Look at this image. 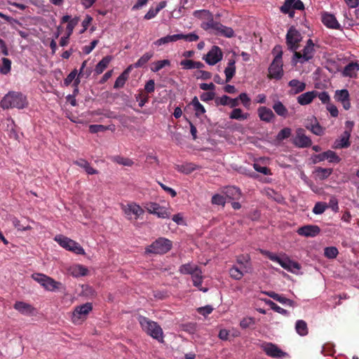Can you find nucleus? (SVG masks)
<instances>
[{"label": "nucleus", "mask_w": 359, "mask_h": 359, "mask_svg": "<svg viewBox=\"0 0 359 359\" xmlns=\"http://www.w3.org/2000/svg\"><path fill=\"white\" fill-rule=\"evenodd\" d=\"M112 56L107 55L104 57L95 66V72L97 74H102L104 70L107 67L108 65L112 60Z\"/></svg>", "instance_id": "cd10ccee"}, {"label": "nucleus", "mask_w": 359, "mask_h": 359, "mask_svg": "<svg viewBox=\"0 0 359 359\" xmlns=\"http://www.w3.org/2000/svg\"><path fill=\"white\" fill-rule=\"evenodd\" d=\"M327 159L331 163H339L341 158L337 155V154L331 150L320 153L314 156L313 163L323 161Z\"/></svg>", "instance_id": "dca6fc26"}, {"label": "nucleus", "mask_w": 359, "mask_h": 359, "mask_svg": "<svg viewBox=\"0 0 359 359\" xmlns=\"http://www.w3.org/2000/svg\"><path fill=\"white\" fill-rule=\"evenodd\" d=\"M4 109L10 108L23 109L27 106V98L21 93L11 91L6 94L0 102Z\"/></svg>", "instance_id": "f257e3e1"}, {"label": "nucleus", "mask_w": 359, "mask_h": 359, "mask_svg": "<svg viewBox=\"0 0 359 359\" xmlns=\"http://www.w3.org/2000/svg\"><path fill=\"white\" fill-rule=\"evenodd\" d=\"M210 16H212L211 14H210ZM219 22L214 21L212 17H211L210 19L208 22H203L202 24L201 27L205 30L214 29V30L217 31L218 27L219 26Z\"/></svg>", "instance_id": "de8ad7c7"}, {"label": "nucleus", "mask_w": 359, "mask_h": 359, "mask_svg": "<svg viewBox=\"0 0 359 359\" xmlns=\"http://www.w3.org/2000/svg\"><path fill=\"white\" fill-rule=\"evenodd\" d=\"M292 9L302 11L304 9V5L301 0H285L280 8L283 13L288 14L291 18L294 16V11Z\"/></svg>", "instance_id": "9d476101"}, {"label": "nucleus", "mask_w": 359, "mask_h": 359, "mask_svg": "<svg viewBox=\"0 0 359 359\" xmlns=\"http://www.w3.org/2000/svg\"><path fill=\"white\" fill-rule=\"evenodd\" d=\"M79 18L75 17L69 20L67 26V35L70 36L73 32L74 27L77 25L79 22Z\"/></svg>", "instance_id": "6e6d98bb"}, {"label": "nucleus", "mask_w": 359, "mask_h": 359, "mask_svg": "<svg viewBox=\"0 0 359 359\" xmlns=\"http://www.w3.org/2000/svg\"><path fill=\"white\" fill-rule=\"evenodd\" d=\"M86 64H87L86 60L83 62L81 67L80 68L79 72L78 74V77H85L86 79H87L91 74V73L93 72L91 68L85 69Z\"/></svg>", "instance_id": "603ef678"}, {"label": "nucleus", "mask_w": 359, "mask_h": 359, "mask_svg": "<svg viewBox=\"0 0 359 359\" xmlns=\"http://www.w3.org/2000/svg\"><path fill=\"white\" fill-rule=\"evenodd\" d=\"M144 212V210L141 208V207L136 204L129 205L128 209L126 210V214L133 213L137 217H139Z\"/></svg>", "instance_id": "a18cd8bd"}, {"label": "nucleus", "mask_w": 359, "mask_h": 359, "mask_svg": "<svg viewBox=\"0 0 359 359\" xmlns=\"http://www.w3.org/2000/svg\"><path fill=\"white\" fill-rule=\"evenodd\" d=\"M262 348L266 355L273 358H283L287 355L285 352L272 343L264 344Z\"/></svg>", "instance_id": "4468645a"}, {"label": "nucleus", "mask_w": 359, "mask_h": 359, "mask_svg": "<svg viewBox=\"0 0 359 359\" xmlns=\"http://www.w3.org/2000/svg\"><path fill=\"white\" fill-rule=\"evenodd\" d=\"M146 208L149 212L156 215L160 218H169L170 216V213L164 207L156 203H149Z\"/></svg>", "instance_id": "2eb2a0df"}, {"label": "nucleus", "mask_w": 359, "mask_h": 359, "mask_svg": "<svg viewBox=\"0 0 359 359\" xmlns=\"http://www.w3.org/2000/svg\"><path fill=\"white\" fill-rule=\"evenodd\" d=\"M255 324V320L254 318L252 317H248L244 318L241 322H240V326L243 329H246L248 327H250Z\"/></svg>", "instance_id": "4d7b16f0"}, {"label": "nucleus", "mask_w": 359, "mask_h": 359, "mask_svg": "<svg viewBox=\"0 0 359 359\" xmlns=\"http://www.w3.org/2000/svg\"><path fill=\"white\" fill-rule=\"evenodd\" d=\"M128 78L123 75L122 74L116 79L114 88H122L126 81H127Z\"/></svg>", "instance_id": "0e129e2a"}, {"label": "nucleus", "mask_w": 359, "mask_h": 359, "mask_svg": "<svg viewBox=\"0 0 359 359\" xmlns=\"http://www.w3.org/2000/svg\"><path fill=\"white\" fill-rule=\"evenodd\" d=\"M172 248V242L165 238H158L146 248V252L153 254H165Z\"/></svg>", "instance_id": "423d86ee"}, {"label": "nucleus", "mask_w": 359, "mask_h": 359, "mask_svg": "<svg viewBox=\"0 0 359 359\" xmlns=\"http://www.w3.org/2000/svg\"><path fill=\"white\" fill-rule=\"evenodd\" d=\"M359 69V65L355 62H351L347 65L343 71V75L352 77L355 74L356 71Z\"/></svg>", "instance_id": "473e14b6"}, {"label": "nucleus", "mask_w": 359, "mask_h": 359, "mask_svg": "<svg viewBox=\"0 0 359 359\" xmlns=\"http://www.w3.org/2000/svg\"><path fill=\"white\" fill-rule=\"evenodd\" d=\"M88 270L82 265H77L72 269V274L74 276H85L87 275Z\"/></svg>", "instance_id": "3c124183"}, {"label": "nucleus", "mask_w": 359, "mask_h": 359, "mask_svg": "<svg viewBox=\"0 0 359 359\" xmlns=\"http://www.w3.org/2000/svg\"><path fill=\"white\" fill-rule=\"evenodd\" d=\"M257 112L259 118L266 123L271 122L275 118L272 110L266 107H259Z\"/></svg>", "instance_id": "412c9836"}, {"label": "nucleus", "mask_w": 359, "mask_h": 359, "mask_svg": "<svg viewBox=\"0 0 359 359\" xmlns=\"http://www.w3.org/2000/svg\"><path fill=\"white\" fill-rule=\"evenodd\" d=\"M55 241H57L62 248L77 255L85 254L83 248L78 243L66 236L62 235L56 236Z\"/></svg>", "instance_id": "6e6552de"}, {"label": "nucleus", "mask_w": 359, "mask_h": 359, "mask_svg": "<svg viewBox=\"0 0 359 359\" xmlns=\"http://www.w3.org/2000/svg\"><path fill=\"white\" fill-rule=\"evenodd\" d=\"M153 53H144L135 64L134 67L138 68L143 67L153 57Z\"/></svg>", "instance_id": "ea45409f"}, {"label": "nucleus", "mask_w": 359, "mask_h": 359, "mask_svg": "<svg viewBox=\"0 0 359 359\" xmlns=\"http://www.w3.org/2000/svg\"><path fill=\"white\" fill-rule=\"evenodd\" d=\"M177 37L176 34L173 35H168L166 36L162 37L154 42V43L157 46H161L163 44L168 43L170 42H173L177 41Z\"/></svg>", "instance_id": "79ce46f5"}, {"label": "nucleus", "mask_w": 359, "mask_h": 359, "mask_svg": "<svg viewBox=\"0 0 359 359\" xmlns=\"http://www.w3.org/2000/svg\"><path fill=\"white\" fill-rule=\"evenodd\" d=\"M14 308L23 314L31 313L34 311V308L30 304L23 302H16Z\"/></svg>", "instance_id": "c85d7f7f"}, {"label": "nucleus", "mask_w": 359, "mask_h": 359, "mask_svg": "<svg viewBox=\"0 0 359 359\" xmlns=\"http://www.w3.org/2000/svg\"><path fill=\"white\" fill-rule=\"evenodd\" d=\"M288 86L291 87L290 93L292 95L298 94L304 91L306 88V83L304 82L299 81L297 79H292L290 81Z\"/></svg>", "instance_id": "5701e85b"}, {"label": "nucleus", "mask_w": 359, "mask_h": 359, "mask_svg": "<svg viewBox=\"0 0 359 359\" xmlns=\"http://www.w3.org/2000/svg\"><path fill=\"white\" fill-rule=\"evenodd\" d=\"M212 203L215 205H219L224 206L226 203L225 198L219 194H215L212 197Z\"/></svg>", "instance_id": "680f3d73"}, {"label": "nucleus", "mask_w": 359, "mask_h": 359, "mask_svg": "<svg viewBox=\"0 0 359 359\" xmlns=\"http://www.w3.org/2000/svg\"><path fill=\"white\" fill-rule=\"evenodd\" d=\"M180 65L183 66L184 69H201L204 67V65L201 62L194 61L191 60H184L180 62Z\"/></svg>", "instance_id": "2f4dec72"}, {"label": "nucleus", "mask_w": 359, "mask_h": 359, "mask_svg": "<svg viewBox=\"0 0 359 359\" xmlns=\"http://www.w3.org/2000/svg\"><path fill=\"white\" fill-rule=\"evenodd\" d=\"M215 97V92H207V93H203L201 96H200V98L202 101L203 102H208V101H210V100H212Z\"/></svg>", "instance_id": "774afa93"}, {"label": "nucleus", "mask_w": 359, "mask_h": 359, "mask_svg": "<svg viewBox=\"0 0 359 359\" xmlns=\"http://www.w3.org/2000/svg\"><path fill=\"white\" fill-rule=\"evenodd\" d=\"M194 76L197 79L208 80L211 78L212 74L209 72L198 70L195 72Z\"/></svg>", "instance_id": "bf43d9fd"}, {"label": "nucleus", "mask_w": 359, "mask_h": 359, "mask_svg": "<svg viewBox=\"0 0 359 359\" xmlns=\"http://www.w3.org/2000/svg\"><path fill=\"white\" fill-rule=\"evenodd\" d=\"M306 128L310 130L313 134L316 135H322L323 134V128L320 126L318 123L314 125L306 126Z\"/></svg>", "instance_id": "13d9d810"}, {"label": "nucleus", "mask_w": 359, "mask_h": 359, "mask_svg": "<svg viewBox=\"0 0 359 359\" xmlns=\"http://www.w3.org/2000/svg\"><path fill=\"white\" fill-rule=\"evenodd\" d=\"M198 168V166L192 163H188L184 165H177V170L185 174H189Z\"/></svg>", "instance_id": "e433bc0d"}, {"label": "nucleus", "mask_w": 359, "mask_h": 359, "mask_svg": "<svg viewBox=\"0 0 359 359\" xmlns=\"http://www.w3.org/2000/svg\"><path fill=\"white\" fill-rule=\"evenodd\" d=\"M272 53L273 54L275 55V57H274V59L273 60H282V56H283V50H282V46H280V45H276L273 50H272Z\"/></svg>", "instance_id": "338daca9"}, {"label": "nucleus", "mask_w": 359, "mask_h": 359, "mask_svg": "<svg viewBox=\"0 0 359 359\" xmlns=\"http://www.w3.org/2000/svg\"><path fill=\"white\" fill-rule=\"evenodd\" d=\"M138 321L142 328L153 338L163 341V331L161 327L154 321L149 320L144 316H139Z\"/></svg>", "instance_id": "f03ea898"}, {"label": "nucleus", "mask_w": 359, "mask_h": 359, "mask_svg": "<svg viewBox=\"0 0 359 359\" xmlns=\"http://www.w3.org/2000/svg\"><path fill=\"white\" fill-rule=\"evenodd\" d=\"M295 330L301 336H306L308 334L307 324L304 320H297L295 325Z\"/></svg>", "instance_id": "4c0bfd02"}, {"label": "nucleus", "mask_w": 359, "mask_h": 359, "mask_svg": "<svg viewBox=\"0 0 359 359\" xmlns=\"http://www.w3.org/2000/svg\"><path fill=\"white\" fill-rule=\"evenodd\" d=\"M292 144L298 148H306L311 146L312 141L309 137L306 135L304 129L299 128L295 131Z\"/></svg>", "instance_id": "9b49d317"}, {"label": "nucleus", "mask_w": 359, "mask_h": 359, "mask_svg": "<svg viewBox=\"0 0 359 359\" xmlns=\"http://www.w3.org/2000/svg\"><path fill=\"white\" fill-rule=\"evenodd\" d=\"M272 108L274 110V111L276 113V114L280 116L286 118L288 116L287 109L279 100H276L274 102V104H273Z\"/></svg>", "instance_id": "bb28decb"}, {"label": "nucleus", "mask_w": 359, "mask_h": 359, "mask_svg": "<svg viewBox=\"0 0 359 359\" xmlns=\"http://www.w3.org/2000/svg\"><path fill=\"white\" fill-rule=\"evenodd\" d=\"M322 22L328 28L339 29L340 25L334 15L329 13H324L322 15Z\"/></svg>", "instance_id": "6ab92c4d"}, {"label": "nucleus", "mask_w": 359, "mask_h": 359, "mask_svg": "<svg viewBox=\"0 0 359 359\" xmlns=\"http://www.w3.org/2000/svg\"><path fill=\"white\" fill-rule=\"evenodd\" d=\"M238 100H241L244 107L249 108L250 105V99L245 93H242L237 97Z\"/></svg>", "instance_id": "69168bd1"}, {"label": "nucleus", "mask_w": 359, "mask_h": 359, "mask_svg": "<svg viewBox=\"0 0 359 359\" xmlns=\"http://www.w3.org/2000/svg\"><path fill=\"white\" fill-rule=\"evenodd\" d=\"M32 278L47 290H65L64 285L60 282L55 281L52 278L44 274L35 273L32 275Z\"/></svg>", "instance_id": "39448f33"}, {"label": "nucleus", "mask_w": 359, "mask_h": 359, "mask_svg": "<svg viewBox=\"0 0 359 359\" xmlns=\"http://www.w3.org/2000/svg\"><path fill=\"white\" fill-rule=\"evenodd\" d=\"M176 36H178L177 40L185 39L188 41H196L199 39L198 36L195 33H189L188 34H177Z\"/></svg>", "instance_id": "5fc2aeb1"}, {"label": "nucleus", "mask_w": 359, "mask_h": 359, "mask_svg": "<svg viewBox=\"0 0 359 359\" xmlns=\"http://www.w3.org/2000/svg\"><path fill=\"white\" fill-rule=\"evenodd\" d=\"M224 194L226 197L232 200H238L241 198V190L236 187H226L224 188Z\"/></svg>", "instance_id": "393cba45"}, {"label": "nucleus", "mask_w": 359, "mask_h": 359, "mask_svg": "<svg viewBox=\"0 0 359 359\" xmlns=\"http://www.w3.org/2000/svg\"><path fill=\"white\" fill-rule=\"evenodd\" d=\"M317 97V91H309L300 95L297 97V101L301 105H306L311 103L313 100Z\"/></svg>", "instance_id": "b1692460"}, {"label": "nucleus", "mask_w": 359, "mask_h": 359, "mask_svg": "<svg viewBox=\"0 0 359 359\" xmlns=\"http://www.w3.org/2000/svg\"><path fill=\"white\" fill-rule=\"evenodd\" d=\"M235 60H230L228 62L227 67L224 69V74L226 76L225 82L228 83L229 82L231 79L233 77L236 73V65H235Z\"/></svg>", "instance_id": "a878e982"}, {"label": "nucleus", "mask_w": 359, "mask_h": 359, "mask_svg": "<svg viewBox=\"0 0 359 359\" xmlns=\"http://www.w3.org/2000/svg\"><path fill=\"white\" fill-rule=\"evenodd\" d=\"M315 53L314 43L311 39H309L306 42V46L302 50V53L294 52L292 57V62L296 65L298 62L300 63H304L311 60Z\"/></svg>", "instance_id": "20e7f679"}, {"label": "nucleus", "mask_w": 359, "mask_h": 359, "mask_svg": "<svg viewBox=\"0 0 359 359\" xmlns=\"http://www.w3.org/2000/svg\"><path fill=\"white\" fill-rule=\"evenodd\" d=\"M327 205L325 203L318 202L316 203L313 212L316 215H320L324 212L325 209L327 208Z\"/></svg>", "instance_id": "052dcab7"}, {"label": "nucleus", "mask_w": 359, "mask_h": 359, "mask_svg": "<svg viewBox=\"0 0 359 359\" xmlns=\"http://www.w3.org/2000/svg\"><path fill=\"white\" fill-rule=\"evenodd\" d=\"M333 170L332 168H323L321 167H318L315 170V175L316 179L320 180H324L327 179L332 172Z\"/></svg>", "instance_id": "c756f323"}, {"label": "nucleus", "mask_w": 359, "mask_h": 359, "mask_svg": "<svg viewBox=\"0 0 359 359\" xmlns=\"http://www.w3.org/2000/svg\"><path fill=\"white\" fill-rule=\"evenodd\" d=\"M265 303L269 305L271 309L276 311L277 313H281L283 315H287L288 313L287 311L280 307L276 303L270 299H265Z\"/></svg>", "instance_id": "8fccbe9b"}, {"label": "nucleus", "mask_w": 359, "mask_h": 359, "mask_svg": "<svg viewBox=\"0 0 359 359\" xmlns=\"http://www.w3.org/2000/svg\"><path fill=\"white\" fill-rule=\"evenodd\" d=\"M302 38L301 33L294 27H290L285 36L287 49L294 53L299 48Z\"/></svg>", "instance_id": "0eeeda50"}, {"label": "nucleus", "mask_w": 359, "mask_h": 359, "mask_svg": "<svg viewBox=\"0 0 359 359\" xmlns=\"http://www.w3.org/2000/svg\"><path fill=\"white\" fill-rule=\"evenodd\" d=\"M2 63L3 65L1 67L0 66V73L2 74H8L11 69V61L6 57H3Z\"/></svg>", "instance_id": "09e8293b"}, {"label": "nucleus", "mask_w": 359, "mask_h": 359, "mask_svg": "<svg viewBox=\"0 0 359 359\" xmlns=\"http://www.w3.org/2000/svg\"><path fill=\"white\" fill-rule=\"evenodd\" d=\"M222 52L221 49L214 46L209 50V52L203 57L205 62L210 65H214L222 59Z\"/></svg>", "instance_id": "ddd939ff"}, {"label": "nucleus", "mask_w": 359, "mask_h": 359, "mask_svg": "<svg viewBox=\"0 0 359 359\" xmlns=\"http://www.w3.org/2000/svg\"><path fill=\"white\" fill-rule=\"evenodd\" d=\"M77 69H74L72 70L67 76L64 80V84L66 86H68L76 78V75H78Z\"/></svg>", "instance_id": "e2e57ef3"}, {"label": "nucleus", "mask_w": 359, "mask_h": 359, "mask_svg": "<svg viewBox=\"0 0 359 359\" xmlns=\"http://www.w3.org/2000/svg\"><path fill=\"white\" fill-rule=\"evenodd\" d=\"M250 116L248 113H243V111L240 108H235L232 110L229 115V118L231 119L236 120H245Z\"/></svg>", "instance_id": "72a5a7b5"}, {"label": "nucleus", "mask_w": 359, "mask_h": 359, "mask_svg": "<svg viewBox=\"0 0 359 359\" xmlns=\"http://www.w3.org/2000/svg\"><path fill=\"white\" fill-rule=\"evenodd\" d=\"M292 135V129L290 128H284L279 131L277 134L276 139V140L280 142L285 139H287L290 137Z\"/></svg>", "instance_id": "37998d69"}, {"label": "nucleus", "mask_w": 359, "mask_h": 359, "mask_svg": "<svg viewBox=\"0 0 359 359\" xmlns=\"http://www.w3.org/2000/svg\"><path fill=\"white\" fill-rule=\"evenodd\" d=\"M219 26L217 28V34H220L222 36L231 38L234 35V32L232 28L226 27L221 23L219 25Z\"/></svg>", "instance_id": "c9c22d12"}, {"label": "nucleus", "mask_w": 359, "mask_h": 359, "mask_svg": "<svg viewBox=\"0 0 359 359\" xmlns=\"http://www.w3.org/2000/svg\"><path fill=\"white\" fill-rule=\"evenodd\" d=\"M198 266L191 264H185L180 266L179 271L182 274H190L191 275L195 270H196Z\"/></svg>", "instance_id": "a19ab883"}, {"label": "nucleus", "mask_w": 359, "mask_h": 359, "mask_svg": "<svg viewBox=\"0 0 359 359\" xmlns=\"http://www.w3.org/2000/svg\"><path fill=\"white\" fill-rule=\"evenodd\" d=\"M170 65V62L169 60H158L153 63V67H151V70L154 72H157L163 68L165 66H169Z\"/></svg>", "instance_id": "49530a36"}, {"label": "nucleus", "mask_w": 359, "mask_h": 359, "mask_svg": "<svg viewBox=\"0 0 359 359\" xmlns=\"http://www.w3.org/2000/svg\"><path fill=\"white\" fill-rule=\"evenodd\" d=\"M215 102L216 105H229L231 108L236 107L238 105V98L232 99L226 95H222L220 97H217Z\"/></svg>", "instance_id": "aec40b11"}, {"label": "nucleus", "mask_w": 359, "mask_h": 359, "mask_svg": "<svg viewBox=\"0 0 359 359\" xmlns=\"http://www.w3.org/2000/svg\"><path fill=\"white\" fill-rule=\"evenodd\" d=\"M320 231V229L317 225H305L298 229L297 233L300 236L305 237H314Z\"/></svg>", "instance_id": "a211bd4d"}, {"label": "nucleus", "mask_w": 359, "mask_h": 359, "mask_svg": "<svg viewBox=\"0 0 359 359\" xmlns=\"http://www.w3.org/2000/svg\"><path fill=\"white\" fill-rule=\"evenodd\" d=\"M349 93L346 89L338 90L335 92L334 99L341 102L343 107L348 110L351 108V103L349 101Z\"/></svg>", "instance_id": "f3484780"}, {"label": "nucleus", "mask_w": 359, "mask_h": 359, "mask_svg": "<svg viewBox=\"0 0 359 359\" xmlns=\"http://www.w3.org/2000/svg\"><path fill=\"white\" fill-rule=\"evenodd\" d=\"M263 254L266 255L271 260L278 262L283 269L291 273H295L301 269V265L298 262L291 260L288 257H278L269 251L263 252Z\"/></svg>", "instance_id": "7ed1b4c3"}, {"label": "nucleus", "mask_w": 359, "mask_h": 359, "mask_svg": "<svg viewBox=\"0 0 359 359\" xmlns=\"http://www.w3.org/2000/svg\"><path fill=\"white\" fill-rule=\"evenodd\" d=\"M283 60H273L269 67V77L270 79H280L283 75Z\"/></svg>", "instance_id": "f8f14e48"}, {"label": "nucleus", "mask_w": 359, "mask_h": 359, "mask_svg": "<svg viewBox=\"0 0 359 359\" xmlns=\"http://www.w3.org/2000/svg\"><path fill=\"white\" fill-rule=\"evenodd\" d=\"M250 268L247 266H241L240 268L238 266H232L229 270L230 276L234 280H241L244 273H248L249 271Z\"/></svg>", "instance_id": "4be33fe9"}, {"label": "nucleus", "mask_w": 359, "mask_h": 359, "mask_svg": "<svg viewBox=\"0 0 359 359\" xmlns=\"http://www.w3.org/2000/svg\"><path fill=\"white\" fill-rule=\"evenodd\" d=\"M338 253L339 252L336 247H327L324 250L325 256L329 259L335 258Z\"/></svg>", "instance_id": "864d4df0"}, {"label": "nucleus", "mask_w": 359, "mask_h": 359, "mask_svg": "<svg viewBox=\"0 0 359 359\" xmlns=\"http://www.w3.org/2000/svg\"><path fill=\"white\" fill-rule=\"evenodd\" d=\"M351 131L345 130L340 139V142L336 146L337 148H347L350 146L349 138Z\"/></svg>", "instance_id": "58836bf2"}, {"label": "nucleus", "mask_w": 359, "mask_h": 359, "mask_svg": "<svg viewBox=\"0 0 359 359\" xmlns=\"http://www.w3.org/2000/svg\"><path fill=\"white\" fill-rule=\"evenodd\" d=\"M74 163L81 168H83L89 175H95L98 172L97 170L91 167L90 163L85 159H79L74 161Z\"/></svg>", "instance_id": "7c9ffc66"}, {"label": "nucleus", "mask_w": 359, "mask_h": 359, "mask_svg": "<svg viewBox=\"0 0 359 359\" xmlns=\"http://www.w3.org/2000/svg\"><path fill=\"white\" fill-rule=\"evenodd\" d=\"M93 305L90 302L77 306L72 313V321L74 324H79L80 320L86 318V316L92 311Z\"/></svg>", "instance_id": "1a4fd4ad"}, {"label": "nucleus", "mask_w": 359, "mask_h": 359, "mask_svg": "<svg viewBox=\"0 0 359 359\" xmlns=\"http://www.w3.org/2000/svg\"><path fill=\"white\" fill-rule=\"evenodd\" d=\"M111 160L113 162L124 166L131 167L134 165V161L132 159L121 156H114Z\"/></svg>", "instance_id": "f704fd0d"}, {"label": "nucleus", "mask_w": 359, "mask_h": 359, "mask_svg": "<svg viewBox=\"0 0 359 359\" xmlns=\"http://www.w3.org/2000/svg\"><path fill=\"white\" fill-rule=\"evenodd\" d=\"M191 276L195 286L198 287L201 285L203 279L202 271L198 267Z\"/></svg>", "instance_id": "c03bdc74"}]
</instances>
